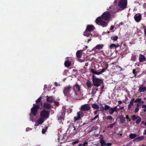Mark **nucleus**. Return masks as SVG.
<instances>
[{"mask_svg": "<svg viewBox=\"0 0 146 146\" xmlns=\"http://www.w3.org/2000/svg\"><path fill=\"white\" fill-rule=\"evenodd\" d=\"M100 73V72H98L96 71L95 74H97V75H100V74H101V73Z\"/></svg>", "mask_w": 146, "mask_h": 146, "instance_id": "3c124183", "label": "nucleus"}, {"mask_svg": "<svg viewBox=\"0 0 146 146\" xmlns=\"http://www.w3.org/2000/svg\"><path fill=\"white\" fill-rule=\"evenodd\" d=\"M86 84L87 87L88 88H91L92 86V83L90 81L88 80L86 82Z\"/></svg>", "mask_w": 146, "mask_h": 146, "instance_id": "aec40b11", "label": "nucleus"}, {"mask_svg": "<svg viewBox=\"0 0 146 146\" xmlns=\"http://www.w3.org/2000/svg\"><path fill=\"white\" fill-rule=\"evenodd\" d=\"M135 69H133V74L135 75V76H136V74H135Z\"/></svg>", "mask_w": 146, "mask_h": 146, "instance_id": "13d9d810", "label": "nucleus"}, {"mask_svg": "<svg viewBox=\"0 0 146 146\" xmlns=\"http://www.w3.org/2000/svg\"><path fill=\"white\" fill-rule=\"evenodd\" d=\"M146 90V87L143 85H141L139 87L138 89V91L139 92H144Z\"/></svg>", "mask_w": 146, "mask_h": 146, "instance_id": "ddd939ff", "label": "nucleus"}, {"mask_svg": "<svg viewBox=\"0 0 146 146\" xmlns=\"http://www.w3.org/2000/svg\"><path fill=\"white\" fill-rule=\"evenodd\" d=\"M141 99L140 98H137L135 101V102H139L141 101Z\"/></svg>", "mask_w": 146, "mask_h": 146, "instance_id": "e433bc0d", "label": "nucleus"}, {"mask_svg": "<svg viewBox=\"0 0 146 146\" xmlns=\"http://www.w3.org/2000/svg\"><path fill=\"white\" fill-rule=\"evenodd\" d=\"M67 72H68V71L67 70H64V74L66 75Z\"/></svg>", "mask_w": 146, "mask_h": 146, "instance_id": "bf43d9fd", "label": "nucleus"}, {"mask_svg": "<svg viewBox=\"0 0 146 146\" xmlns=\"http://www.w3.org/2000/svg\"><path fill=\"white\" fill-rule=\"evenodd\" d=\"M141 123L142 124L144 125H145V122L144 121H143L141 122Z\"/></svg>", "mask_w": 146, "mask_h": 146, "instance_id": "338daca9", "label": "nucleus"}, {"mask_svg": "<svg viewBox=\"0 0 146 146\" xmlns=\"http://www.w3.org/2000/svg\"><path fill=\"white\" fill-rule=\"evenodd\" d=\"M46 131L45 129H43L42 130V133L43 134H44L46 132Z\"/></svg>", "mask_w": 146, "mask_h": 146, "instance_id": "603ef678", "label": "nucleus"}, {"mask_svg": "<svg viewBox=\"0 0 146 146\" xmlns=\"http://www.w3.org/2000/svg\"><path fill=\"white\" fill-rule=\"evenodd\" d=\"M92 107L94 109H98L99 108L98 105L96 103L93 104H92Z\"/></svg>", "mask_w": 146, "mask_h": 146, "instance_id": "a878e982", "label": "nucleus"}, {"mask_svg": "<svg viewBox=\"0 0 146 146\" xmlns=\"http://www.w3.org/2000/svg\"><path fill=\"white\" fill-rule=\"evenodd\" d=\"M143 134L144 135H146V129L143 132Z\"/></svg>", "mask_w": 146, "mask_h": 146, "instance_id": "052dcab7", "label": "nucleus"}, {"mask_svg": "<svg viewBox=\"0 0 146 146\" xmlns=\"http://www.w3.org/2000/svg\"><path fill=\"white\" fill-rule=\"evenodd\" d=\"M70 62L68 60H66L64 62V65L65 66L67 67H69L70 66Z\"/></svg>", "mask_w": 146, "mask_h": 146, "instance_id": "bb28decb", "label": "nucleus"}, {"mask_svg": "<svg viewBox=\"0 0 146 146\" xmlns=\"http://www.w3.org/2000/svg\"><path fill=\"white\" fill-rule=\"evenodd\" d=\"M54 100V99L53 97L48 96H46V101L47 102H52Z\"/></svg>", "mask_w": 146, "mask_h": 146, "instance_id": "f3484780", "label": "nucleus"}, {"mask_svg": "<svg viewBox=\"0 0 146 146\" xmlns=\"http://www.w3.org/2000/svg\"><path fill=\"white\" fill-rule=\"evenodd\" d=\"M41 99V98L40 97L39 98L36 100V102H37L40 101Z\"/></svg>", "mask_w": 146, "mask_h": 146, "instance_id": "a18cd8bd", "label": "nucleus"}, {"mask_svg": "<svg viewBox=\"0 0 146 146\" xmlns=\"http://www.w3.org/2000/svg\"><path fill=\"white\" fill-rule=\"evenodd\" d=\"M54 84H55V85L56 86H60V85L59 84H58V83H57V82H55V83H54Z\"/></svg>", "mask_w": 146, "mask_h": 146, "instance_id": "864d4df0", "label": "nucleus"}, {"mask_svg": "<svg viewBox=\"0 0 146 146\" xmlns=\"http://www.w3.org/2000/svg\"><path fill=\"white\" fill-rule=\"evenodd\" d=\"M118 38V36H113L111 37V40L113 41L116 40Z\"/></svg>", "mask_w": 146, "mask_h": 146, "instance_id": "7c9ffc66", "label": "nucleus"}, {"mask_svg": "<svg viewBox=\"0 0 146 146\" xmlns=\"http://www.w3.org/2000/svg\"><path fill=\"white\" fill-rule=\"evenodd\" d=\"M92 81L94 85L96 87L99 86L103 82L102 79L96 78L94 75L93 76Z\"/></svg>", "mask_w": 146, "mask_h": 146, "instance_id": "423d86ee", "label": "nucleus"}, {"mask_svg": "<svg viewBox=\"0 0 146 146\" xmlns=\"http://www.w3.org/2000/svg\"><path fill=\"white\" fill-rule=\"evenodd\" d=\"M139 110V108H138V107H137L135 110L134 112L135 113L137 112Z\"/></svg>", "mask_w": 146, "mask_h": 146, "instance_id": "79ce46f5", "label": "nucleus"}, {"mask_svg": "<svg viewBox=\"0 0 146 146\" xmlns=\"http://www.w3.org/2000/svg\"><path fill=\"white\" fill-rule=\"evenodd\" d=\"M32 130V129L30 128L29 127L27 128L26 129V131H29L30 130Z\"/></svg>", "mask_w": 146, "mask_h": 146, "instance_id": "8fccbe9b", "label": "nucleus"}, {"mask_svg": "<svg viewBox=\"0 0 146 146\" xmlns=\"http://www.w3.org/2000/svg\"><path fill=\"white\" fill-rule=\"evenodd\" d=\"M71 129H73V134L74 135H75L77 133V131L76 130V129L75 128V127L74 126H72L71 127Z\"/></svg>", "mask_w": 146, "mask_h": 146, "instance_id": "393cba45", "label": "nucleus"}, {"mask_svg": "<svg viewBox=\"0 0 146 146\" xmlns=\"http://www.w3.org/2000/svg\"><path fill=\"white\" fill-rule=\"evenodd\" d=\"M91 107L89 104H84L81 106V109L83 111H88L90 109Z\"/></svg>", "mask_w": 146, "mask_h": 146, "instance_id": "1a4fd4ad", "label": "nucleus"}, {"mask_svg": "<svg viewBox=\"0 0 146 146\" xmlns=\"http://www.w3.org/2000/svg\"><path fill=\"white\" fill-rule=\"evenodd\" d=\"M43 106V108L47 109H50L51 107V105L49 104L46 103L44 104Z\"/></svg>", "mask_w": 146, "mask_h": 146, "instance_id": "6ab92c4d", "label": "nucleus"}, {"mask_svg": "<svg viewBox=\"0 0 146 146\" xmlns=\"http://www.w3.org/2000/svg\"><path fill=\"white\" fill-rule=\"evenodd\" d=\"M115 124L116 123L115 122L113 123L110 125L109 127H110V128H112L113 127V126L115 125Z\"/></svg>", "mask_w": 146, "mask_h": 146, "instance_id": "a19ab883", "label": "nucleus"}, {"mask_svg": "<svg viewBox=\"0 0 146 146\" xmlns=\"http://www.w3.org/2000/svg\"><path fill=\"white\" fill-rule=\"evenodd\" d=\"M136 59V56L134 54H132L131 57V60L135 61Z\"/></svg>", "mask_w": 146, "mask_h": 146, "instance_id": "2f4dec72", "label": "nucleus"}, {"mask_svg": "<svg viewBox=\"0 0 146 146\" xmlns=\"http://www.w3.org/2000/svg\"><path fill=\"white\" fill-rule=\"evenodd\" d=\"M49 114L50 113L49 112L47 111L44 110L40 112V115L41 117L45 120L48 118Z\"/></svg>", "mask_w": 146, "mask_h": 146, "instance_id": "6e6552de", "label": "nucleus"}, {"mask_svg": "<svg viewBox=\"0 0 146 146\" xmlns=\"http://www.w3.org/2000/svg\"><path fill=\"white\" fill-rule=\"evenodd\" d=\"M88 143L87 141H85L83 145H83V146H85L86 144H88Z\"/></svg>", "mask_w": 146, "mask_h": 146, "instance_id": "09e8293b", "label": "nucleus"}, {"mask_svg": "<svg viewBox=\"0 0 146 146\" xmlns=\"http://www.w3.org/2000/svg\"><path fill=\"white\" fill-rule=\"evenodd\" d=\"M74 92V96L75 98H76L78 95L80 94V88L79 85L76 84L72 88Z\"/></svg>", "mask_w": 146, "mask_h": 146, "instance_id": "20e7f679", "label": "nucleus"}, {"mask_svg": "<svg viewBox=\"0 0 146 146\" xmlns=\"http://www.w3.org/2000/svg\"><path fill=\"white\" fill-rule=\"evenodd\" d=\"M140 103H139L137 104V107L139 108V106L140 105Z\"/></svg>", "mask_w": 146, "mask_h": 146, "instance_id": "680f3d73", "label": "nucleus"}, {"mask_svg": "<svg viewBox=\"0 0 146 146\" xmlns=\"http://www.w3.org/2000/svg\"><path fill=\"white\" fill-rule=\"evenodd\" d=\"M103 46L104 45L103 44H99L97 45L92 49V50H94L96 49L99 50L102 49Z\"/></svg>", "mask_w": 146, "mask_h": 146, "instance_id": "4468645a", "label": "nucleus"}, {"mask_svg": "<svg viewBox=\"0 0 146 146\" xmlns=\"http://www.w3.org/2000/svg\"><path fill=\"white\" fill-rule=\"evenodd\" d=\"M100 143L102 146H104L106 145L105 142L104 140H100Z\"/></svg>", "mask_w": 146, "mask_h": 146, "instance_id": "c756f323", "label": "nucleus"}, {"mask_svg": "<svg viewBox=\"0 0 146 146\" xmlns=\"http://www.w3.org/2000/svg\"><path fill=\"white\" fill-rule=\"evenodd\" d=\"M144 138L143 136H139L136 138H135L133 140V141L137 142L139 141H141Z\"/></svg>", "mask_w": 146, "mask_h": 146, "instance_id": "2eb2a0df", "label": "nucleus"}, {"mask_svg": "<svg viewBox=\"0 0 146 146\" xmlns=\"http://www.w3.org/2000/svg\"><path fill=\"white\" fill-rule=\"evenodd\" d=\"M59 120H62V119L63 120V118L62 117H60L58 118Z\"/></svg>", "mask_w": 146, "mask_h": 146, "instance_id": "e2e57ef3", "label": "nucleus"}, {"mask_svg": "<svg viewBox=\"0 0 146 146\" xmlns=\"http://www.w3.org/2000/svg\"><path fill=\"white\" fill-rule=\"evenodd\" d=\"M110 107L108 105H106L105 106L104 109L105 110H108L110 109Z\"/></svg>", "mask_w": 146, "mask_h": 146, "instance_id": "58836bf2", "label": "nucleus"}, {"mask_svg": "<svg viewBox=\"0 0 146 146\" xmlns=\"http://www.w3.org/2000/svg\"><path fill=\"white\" fill-rule=\"evenodd\" d=\"M77 117H74V119H75L74 121L80 119L84 115L83 113L81 111L78 112L77 113Z\"/></svg>", "mask_w": 146, "mask_h": 146, "instance_id": "9b49d317", "label": "nucleus"}, {"mask_svg": "<svg viewBox=\"0 0 146 146\" xmlns=\"http://www.w3.org/2000/svg\"><path fill=\"white\" fill-rule=\"evenodd\" d=\"M116 2V1L115 0L113 5L107 9L108 11L104 13L101 17H98L96 19V22L97 24L103 27L107 26L108 23L105 21H109L113 17V15L111 14L116 13L118 11V9L115 5Z\"/></svg>", "mask_w": 146, "mask_h": 146, "instance_id": "f257e3e1", "label": "nucleus"}, {"mask_svg": "<svg viewBox=\"0 0 146 146\" xmlns=\"http://www.w3.org/2000/svg\"><path fill=\"white\" fill-rule=\"evenodd\" d=\"M122 103V102L121 101V100L118 101V103L119 104H121Z\"/></svg>", "mask_w": 146, "mask_h": 146, "instance_id": "0e129e2a", "label": "nucleus"}, {"mask_svg": "<svg viewBox=\"0 0 146 146\" xmlns=\"http://www.w3.org/2000/svg\"><path fill=\"white\" fill-rule=\"evenodd\" d=\"M108 67V65H107L106 67L105 68H103L102 70L100 72L101 74L105 72L106 70L107 69Z\"/></svg>", "mask_w": 146, "mask_h": 146, "instance_id": "473e14b6", "label": "nucleus"}, {"mask_svg": "<svg viewBox=\"0 0 146 146\" xmlns=\"http://www.w3.org/2000/svg\"><path fill=\"white\" fill-rule=\"evenodd\" d=\"M136 119V123L137 124H138L141 122V119L139 116H137V117Z\"/></svg>", "mask_w": 146, "mask_h": 146, "instance_id": "cd10ccee", "label": "nucleus"}, {"mask_svg": "<svg viewBox=\"0 0 146 146\" xmlns=\"http://www.w3.org/2000/svg\"><path fill=\"white\" fill-rule=\"evenodd\" d=\"M94 29V27L92 25H88L87 28L84 32V35L85 36L88 37L90 35V32L93 31Z\"/></svg>", "mask_w": 146, "mask_h": 146, "instance_id": "39448f33", "label": "nucleus"}, {"mask_svg": "<svg viewBox=\"0 0 146 146\" xmlns=\"http://www.w3.org/2000/svg\"><path fill=\"white\" fill-rule=\"evenodd\" d=\"M127 0H119L118 5L120 8L124 9L127 7Z\"/></svg>", "mask_w": 146, "mask_h": 146, "instance_id": "0eeeda50", "label": "nucleus"}, {"mask_svg": "<svg viewBox=\"0 0 146 146\" xmlns=\"http://www.w3.org/2000/svg\"><path fill=\"white\" fill-rule=\"evenodd\" d=\"M84 60H81V59H79V61L80 62H84Z\"/></svg>", "mask_w": 146, "mask_h": 146, "instance_id": "4d7b16f0", "label": "nucleus"}, {"mask_svg": "<svg viewBox=\"0 0 146 146\" xmlns=\"http://www.w3.org/2000/svg\"><path fill=\"white\" fill-rule=\"evenodd\" d=\"M54 104L56 105L57 106L58 104V102L55 101V102H54Z\"/></svg>", "mask_w": 146, "mask_h": 146, "instance_id": "6e6d98bb", "label": "nucleus"}, {"mask_svg": "<svg viewBox=\"0 0 146 146\" xmlns=\"http://www.w3.org/2000/svg\"><path fill=\"white\" fill-rule=\"evenodd\" d=\"M134 100L135 99L134 98H133L131 100L128 106V110H130L131 108V107L133 105Z\"/></svg>", "mask_w": 146, "mask_h": 146, "instance_id": "dca6fc26", "label": "nucleus"}, {"mask_svg": "<svg viewBox=\"0 0 146 146\" xmlns=\"http://www.w3.org/2000/svg\"><path fill=\"white\" fill-rule=\"evenodd\" d=\"M142 107L144 109H143V111L145 112L146 111V105H143L142 106Z\"/></svg>", "mask_w": 146, "mask_h": 146, "instance_id": "c9c22d12", "label": "nucleus"}, {"mask_svg": "<svg viewBox=\"0 0 146 146\" xmlns=\"http://www.w3.org/2000/svg\"><path fill=\"white\" fill-rule=\"evenodd\" d=\"M144 33L145 35H146V28L144 29Z\"/></svg>", "mask_w": 146, "mask_h": 146, "instance_id": "774afa93", "label": "nucleus"}, {"mask_svg": "<svg viewBox=\"0 0 146 146\" xmlns=\"http://www.w3.org/2000/svg\"><path fill=\"white\" fill-rule=\"evenodd\" d=\"M117 106H115L113 108V109L115 111H117Z\"/></svg>", "mask_w": 146, "mask_h": 146, "instance_id": "5fc2aeb1", "label": "nucleus"}, {"mask_svg": "<svg viewBox=\"0 0 146 146\" xmlns=\"http://www.w3.org/2000/svg\"><path fill=\"white\" fill-rule=\"evenodd\" d=\"M126 118L127 120V121H130V119L129 118V117L127 115H126Z\"/></svg>", "mask_w": 146, "mask_h": 146, "instance_id": "c03bdc74", "label": "nucleus"}, {"mask_svg": "<svg viewBox=\"0 0 146 146\" xmlns=\"http://www.w3.org/2000/svg\"><path fill=\"white\" fill-rule=\"evenodd\" d=\"M90 70H91V72H92L93 73L95 74L96 71H95V70H94V69H91Z\"/></svg>", "mask_w": 146, "mask_h": 146, "instance_id": "37998d69", "label": "nucleus"}, {"mask_svg": "<svg viewBox=\"0 0 146 146\" xmlns=\"http://www.w3.org/2000/svg\"><path fill=\"white\" fill-rule=\"evenodd\" d=\"M139 60L140 61L143 62L145 60V58L143 55L140 54L139 56Z\"/></svg>", "mask_w": 146, "mask_h": 146, "instance_id": "a211bd4d", "label": "nucleus"}, {"mask_svg": "<svg viewBox=\"0 0 146 146\" xmlns=\"http://www.w3.org/2000/svg\"><path fill=\"white\" fill-rule=\"evenodd\" d=\"M137 136V135L135 133H130L129 135V137L131 139H134Z\"/></svg>", "mask_w": 146, "mask_h": 146, "instance_id": "412c9836", "label": "nucleus"}, {"mask_svg": "<svg viewBox=\"0 0 146 146\" xmlns=\"http://www.w3.org/2000/svg\"><path fill=\"white\" fill-rule=\"evenodd\" d=\"M42 103L39 105L34 106L31 109V113L30 114V120L32 121H35L33 119L31 116V114L34 115H36L37 113V111L38 108L41 109L42 108Z\"/></svg>", "mask_w": 146, "mask_h": 146, "instance_id": "7ed1b4c3", "label": "nucleus"}, {"mask_svg": "<svg viewBox=\"0 0 146 146\" xmlns=\"http://www.w3.org/2000/svg\"><path fill=\"white\" fill-rule=\"evenodd\" d=\"M119 118L120 119V121L121 123H123L125 121V118L122 116H120Z\"/></svg>", "mask_w": 146, "mask_h": 146, "instance_id": "5701e85b", "label": "nucleus"}, {"mask_svg": "<svg viewBox=\"0 0 146 146\" xmlns=\"http://www.w3.org/2000/svg\"><path fill=\"white\" fill-rule=\"evenodd\" d=\"M114 111H115L113 108H111L109 110V113L110 115L112 114Z\"/></svg>", "mask_w": 146, "mask_h": 146, "instance_id": "c85d7f7f", "label": "nucleus"}, {"mask_svg": "<svg viewBox=\"0 0 146 146\" xmlns=\"http://www.w3.org/2000/svg\"><path fill=\"white\" fill-rule=\"evenodd\" d=\"M119 45L118 44H111L109 46L110 49H112L114 47L117 48L119 46Z\"/></svg>", "mask_w": 146, "mask_h": 146, "instance_id": "4be33fe9", "label": "nucleus"}, {"mask_svg": "<svg viewBox=\"0 0 146 146\" xmlns=\"http://www.w3.org/2000/svg\"><path fill=\"white\" fill-rule=\"evenodd\" d=\"M112 144L111 143H109L106 144V145L107 146H111Z\"/></svg>", "mask_w": 146, "mask_h": 146, "instance_id": "de8ad7c7", "label": "nucleus"}, {"mask_svg": "<svg viewBox=\"0 0 146 146\" xmlns=\"http://www.w3.org/2000/svg\"><path fill=\"white\" fill-rule=\"evenodd\" d=\"M79 142V141L78 140H76L72 143V144L73 145H74L76 143H78Z\"/></svg>", "mask_w": 146, "mask_h": 146, "instance_id": "4c0bfd02", "label": "nucleus"}, {"mask_svg": "<svg viewBox=\"0 0 146 146\" xmlns=\"http://www.w3.org/2000/svg\"><path fill=\"white\" fill-rule=\"evenodd\" d=\"M137 116H136L135 115H133L131 117L132 120L134 121H135V120H136V118H137Z\"/></svg>", "mask_w": 146, "mask_h": 146, "instance_id": "72a5a7b5", "label": "nucleus"}, {"mask_svg": "<svg viewBox=\"0 0 146 146\" xmlns=\"http://www.w3.org/2000/svg\"><path fill=\"white\" fill-rule=\"evenodd\" d=\"M76 55L77 57L80 58L81 57L82 55V51L81 50H79L76 53Z\"/></svg>", "mask_w": 146, "mask_h": 146, "instance_id": "b1692460", "label": "nucleus"}, {"mask_svg": "<svg viewBox=\"0 0 146 146\" xmlns=\"http://www.w3.org/2000/svg\"><path fill=\"white\" fill-rule=\"evenodd\" d=\"M45 120L44 119L40 117L36 121V123L35 124V126H38L42 124L44 122Z\"/></svg>", "mask_w": 146, "mask_h": 146, "instance_id": "9d476101", "label": "nucleus"}, {"mask_svg": "<svg viewBox=\"0 0 146 146\" xmlns=\"http://www.w3.org/2000/svg\"><path fill=\"white\" fill-rule=\"evenodd\" d=\"M99 139H100V140H103V135H100V137H99Z\"/></svg>", "mask_w": 146, "mask_h": 146, "instance_id": "49530a36", "label": "nucleus"}, {"mask_svg": "<svg viewBox=\"0 0 146 146\" xmlns=\"http://www.w3.org/2000/svg\"><path fill=\"white\" fill-rule=\"evenodd\" d=\"M63 93L65 96L75 99L74 96L73 90L70 86H67L64 88Z\"/></svg>", "mask_w": 146, "mask_h": 146, "instance_id": "f03ea898", "label": "nucleus"}, {"mask_svg": "<svg viewBox=\"0 0 146 146\" xmlns=\"http://www.w3.org/2000/svg\"><path fill=\"white\" fill-rule=\"evenodd\" d=\"M98 115H96L93 119H91V121L92 122L93 121L95 120L96 119L98 118Z\"/></svg>", "mask_w": 146, "mask_h": 146, "instance_id": "f704fd0d", "label": "nucleus"}, {"mask_svg": "<svg viewBox=\"0 0 146 146\" xmlns=\"http://www.w3.org/2000/svg\"><path fill=\"white\" fill-rule=\"evenodd\" d=\"M134 18L136 21L139 22L141 19V15L139 13L136 14L134 16Z\"/></svg>", "mask_w": 146, "mask_h": 146, "instance_id": "f8f14e48", "label": "nucleus"}, {"mask_svg": "<svg viewBox=\"0 0 146 146\" xmlns=\"http://www.w3.org/2000/svg\"><path fill=\"white\" fill-rule=\"evenodd\" d=\"M106 119L108 120H111L112 119V117L110 116H108L106 117Z\"/></svg>", "mask_w": 146, "mask_h": 146, "instance_id": "ea45409f", "label": "nucleus"}, {"mask_svg": "<svg viewBox=\"0 0 146 146\" xmlns=\"http://www.w3.org/2000/svg\"><path fill=\"white\" fill-rule=\"evenodd\" d=\"M113 29H114L113 26H111V28H110V29L111 30H112Z\"/></svg>", "mask_w": 146, "mask_h": 146, "instance_id": "69168bd1", "label": "nucleus"}]
</instances>
